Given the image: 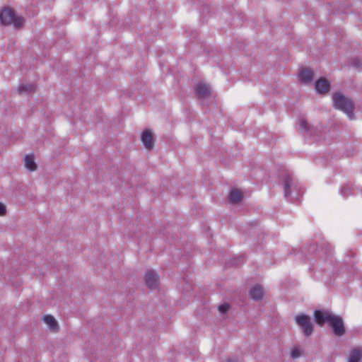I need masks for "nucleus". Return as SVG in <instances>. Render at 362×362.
Segmentation results:
<instances>
[{
  "label": "nucleus",
  "mask_w": 362,
  "mask_h": 362,
  "mask_svg": "<svg viewBox=\"0 0 362 362\" xmlns=\"http://www.w3.org/2000/svg\"><path fill=\"white\" fill-rule=\"evenodd\" d=\"M333 106L346 114L350 119H354V103L351 99L341 93H334L332 95Z\"/></svg>",
  "instance_id": "nucleus-1"
},
{
  "label": "nucleus",
  "mask_w": 362,
  "mask_h": 362,
  "mask_svg": "<svg viewBox=\"0 0 362 362\" xmlns=\"http://www.w3.org/2000/svg\"><path fill=\"white\" fill-rule=\"evenodd\" d=\"M280 180L283 185L284 197L289 198L294 192L298 194L300 193V188L298 186V181L293 176V173L284 170L280 175Z\"/></svg>",
  "instance_id": "nucleus-2"
},
{
  "label": "nucleus",
  "mask_w": 362,
  "mask_h": 362,
  "mask_svg": "<svg viewBox=\"0 0 362 362\" xmlns=\"http://www.w3.org/2000/svg\"><path fill=\"white\" fill-rule=\"evenodd\" d=\"M0 22L4 25H13L16 28H20L25 21L23 17L17 16L13 9L4 8L0 12Z\"/></svg>",
  "instance_id": "nucleus-3"
},
{
  "label": "nucleus",
  "mask_w": 362,
  "mask_h": 362,
  "mask_svg": "<svg viewBox=\"0 0 362 362\" xmlns=\"http://www.w3.org/2000/svg\"><path fill=\"white\" fill-rule=\"evenodd\" d=\"M297 127L299 133L304 136L313 138L315 140H317L320 137V131L318 130L317 128L310 125L308 121L303 117L298 119Z\"/></svg>",
  "instance_id": "nucleus-4"
},
{
  "label": "nucleus",
  "mask_w": 362,
  "mask_h": 362,
  "mask_svg": "<svg viewBox=\"0 0 362 362\" xmlns=\"http://www.w3.org/2000/svg\"><path fill=\"white\" fill-rule=\"evenodd\" d=\"M295 322L300 327L305 337H310L313 334L314 327L308 315L305 314L296 315Z\"/></svg>",
  "instance_id": "nucleus-5"
},
{
  "label": "nucleus",
  "mask_w": 362,
  "mask_h": 362,
  "mask_svg": "<svg viewBox=\"0 0 362 362\" xmlns=\"http://www.w3.org/2000/svg\"><path fill=\"white\" fill-rule=\"evenodd\" d=\"M329 325L332 327V332L335 336L341 337L345 334L346 328L341 316L334 315L329 322Z\"/></svg>",
  "instance_id": "nucleus-6"
},
{
  "label": "nucleus",
  "mask_w": 362,
  "mask_h": 362,
  "mask_svg": "<svg viewBox=\"0 0 362 362\" xmlns=\"http://www.w3.org/2000/svg\"><path fill=\"white\" fill-rule=\"evenodd\" d=\"M334 314L327 310H315L314 311V320L315 322L322 326L326 322H329Z\"/></svg>",
  "instance_id": "nucleus-7"
},
{
  "label": "nucleus",
  "mask_w": 362,
  "mask_h": 362,
  "mask_svg": "<svg viewBox=\"0 0 362 362\" xmlns=\"http://www.w3.org/2000/svg\"><path fill=\"white\" fill-rule=\"evenodd\" d=\"M159 281V276L158 273L153 270H148L145 275V282L146 286L153 289L158 286Z\"/></svg>",
  "instance_id": "nucleus-8"
},
{
  "label": "nucleus",
  "mask_w": 362,
  "mask_h": 362,
  "mask_svg": "<svg viewBox=\"0 0 362 362\" xmlns=\"http://www.w3.org/2000/svg\"><path fill=\"white\" fill-rule=\"evenodd\" d=\"M315 88L317 93L325 94L330 90V83L325 78L321 77L315 81Z\"/></svg>",
  "instance_id": "nucleus-9"
},
{
  "label": "nucleus",
  "mask_w": 362,
  "mask_h": 362,
  "mask_svg": "<svg viewBox=\"0 0 362 362\" xmlns=\"http://www.w3.org/2000/svg\"><path fill=\"white\" fill-rule=\"evenodd\" d=\"M141 140L147 150H151L153 148L154 142L151 130L145 129L141 134Z\"/></svg>",
  "instance_id": "nucleus-10"
},
{
  "label": "nucleus",
  "mask_w": 362,
  "mask_h": 362,
  "mask_svg": "<svg viewBox=\"0 0 362 362\" xmlns=\"http://www.w3.org/2000/svg\"><path fill=\"white\" fill-rule=\"evenodd\" d=\"M195 94L199 99H203L210 95V88L207 84L199 83L195 86Z\"/></svg>",
  "instance_id": "nucleus-11"
},
{
  "label": "nucleus",
  "mask_w": 362,
  "mask_h": 362,
  "mask_svg": "<svg viewBox=\"0 0 362 362\" xmlns=\"http://www.w3.org/2000/svg\"><path fill=\"white\" fill-rule=\"evenodd\" d=\"M249 294L252 300H259L264 295L263 288L259 285H256L250 288Z\"/></svg>",
  "instance_id": "nucleus-12"
},
{
  "label": "nucleus",
  "mask_w": 362,
  "mask_h": 362,
  "mask_svg": "<svg viewBox=\"0 0 362 362\" xmlns=\"http://www.w3.org/2000/svg\"><path fill=\"white\" fill-rule=\"evenodd\" d=\"M319 247H320V250H318L317 252L320 257H323L324 255L325 257L332 255L333 250L329 243H322Z\"/></svg>",
  "instance_id": "nucleus-13"
},
{
  "label": "nucleus",
  "mask_w": 362,
  "mask_h": 362,
  "mask_svg": "<svg viewBox=\"0 0 362 362\" xmlns=\"http://www.w3.org/2000/svg\"><path fill=\"white\" fill-rule=\"evenodd\" d=\"M299 78L303 83H310L313 78V71L310 69H302L299 73Z\"/></svg>",
  "instance_id": "nucleus-14"
},
{
  "label": "nucleus",
  "mask_w": 362,
  "mask_h": 362,
  "mask_svg": "<svg viewBox=\"0 0 362 362\" xmlns=\"http://www.w3.org/2000/svg\"><path fill=\"white\" fill-rule=\"evenodd\" d=\"M25 166L30 171H34L37 169V165L34 160L33 155H26L24 158Z\"/></svg>",
  "instance_id": "nucleus-15"
},
{
  "label": "nucleus",
  "mask_w": 362,
  "mask_h": 362,
  "mask_svg": "<svg viewBox=\"0 0 362 362\" xmlns=\"http://www.w3.org/2000/svg\"><path fill=\"white\" fill-rule=\"evenodd\" d=\"M362 358L361 349L356 348L353 349L349 357V362H359Z\"/></svg>",
  "instance_id": "nucleus-16"
},
{
  "label": "nucleus",
  "mask_w": 362,
  "mask_h": 362,
  "mask_svg": "<svg viewBox=\"0 0 362 362\" xmlns=\"http://www.w3.org/2000/svg\"><path fill=\"white\" fill-rule=\"evenodd\" d=\"M229 199L232 203L236 204L242 200L243 194L238 189H233L229 194Z\"/></svg>",
  "instance_id": "nucleus-17"
},
{
  "label": "nucleus",
  "mask_w": 362,
  "mask_h": 362,
  "mask_svg": "<svg viewBox=\"0 0 362 362\" xmlns=\"http://www.w3.org/2000/svg\"><path fill=\"white\" fill-rule=\"evenodd\" d=\"M36 87L33 83L21 84L18 88V91L20 93H32L35 92Z\"/></svg>",
  "instance_id": "nucleus-18"
},
{
  "label": "nucleus",
  "mask_w": 362,
  "mask_h": 362,
  "mask_svg": "<svg viewBox=\"0 0 362 362\" xmlns=\"http://www.w3.org/2000/svg\"><path fill=\"white\" fill-rule=\"evenodd\" d=\"M43 320L52 329L55 330L58 328V323L52 315H46L44 316Z\"/></svg>",
  "instance_id": "nucleus-19"
},
{
  "label": "nucleus",
  "mask_w": 362,
  "mask_h": 362,
  "mask_svg": "<svg viewBox=\"0 0 362 362\" xmlns=\"http://www.w3.org/2000/svg\"><path fill=\"white\" fill-rule=\"evenodd\" d=\"M353 189L354 188L351 185L346 184L340 189V194L344 197H347L351 194Z\"/></svg>",
  "instance_id": "nucleus-20"
},
{
  "label": "nucleus",
  "mask_w": 362,
  "mask_h": 362,
  "mask_svg": "<svg viewBox=\"0 0 362 362\" xmlns=\"http://www.w3.org/2000/svg\"><path fill=\"white\" fill-rule=\"evenodd\" d=\"M229 308V304L223 303L218 306V311L223 314H225L228 311Z\"/></svg>",
  "instance_id": "nucleus-21"
},
{
  "label": "nucleus",
  "mask_w": 362,
  "mask_h": 362,
  "mask_svg": "<svg viewBox=\"0 0 362 362\" xmlns=\"http://www.w3.org/2000/svg\"><path fill=\"white\" fill-rule=\"evenodd\" d=\"M291 355L293 358H296L300 356V354L298 349H295L292 350Z\"/></svg>",
  "instance_id": "nucleus-22"
},
{
  "label": "nucleus",
  "mask_w": 362,
  "mask_h": 362,
  "mask_svg": "<svg viewBox=\"0 0 362 362\" xmlns=\"http://www.w3.org/2000/svg\"><path fill=\"white\" fill-rule=\"evenodd\" d=\"M352 65L358 68L361 65V62L358 59H354L351 62Z\"/></svg>",
  "instance_id": "nucleus-23"
},
{
  "label": "nucleus",
  "mask_w": 362,
  "mask_h": 362,
  "mask_svg": "<svg viewBox=\"0 0 362 362\" xmlns=\"http://www.w3.org/2000/svg\"><path fill=\"white\" fill-rule=\"evenodd\" d=\"M6 211V210L5 205L0 202V216L4 215Z\"/></svg>",
  "instance_id": "nucleus-24"
},
{
  "label": "nucleus",
  "mask_w": 362,
  "mask_h": 362,
  "mask_svg": "<svg viewBox=\"0 0 362 362\" xmlns=\"http://www.w3.org/2000/svg\"><path fill=\"white\" fill-rule=\"evenodd\" d=\"M356 255V252L353 251V250H349V252H347V256L349 257V256H351V257H355Z\"/></svg>",
  "instance_id": "nucleus-25"
},
{
  "label": "nucleus",
  "mask_w": 362,
  "mask_h": 362,
  "mask_svg": "<svg viewBox=\"0 0 362 362\" xmlns=\"http://www.w3.org/2000/svg\"><path fill=\"white\" fill-rule=\"evenodd\" d=\"M225 362H235L234 359L228 358Z\"/></svg>",
  "instance_id": "nucleus-26"
}]
</instances>
